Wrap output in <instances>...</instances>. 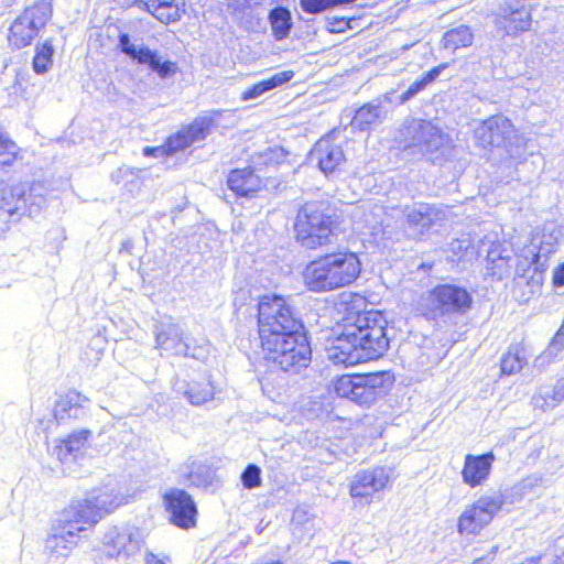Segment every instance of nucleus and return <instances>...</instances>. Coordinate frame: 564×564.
Masks as SVG:
<instances>
[{
    "mask_svg": "<svg viewBox=\"0 0 564 564\" xmlns=\"http://www.w3.org/2000/svg\"><path fill=\"white\" fill-rule=\"evenodd\" d=\"M191 145L192 144L189 143L186 133L183 131V129L178 131L176 134L170 137L165 142L169 155H173L178 151H183Z\"/></svg>",
    "mask_w": 564,
    "mask_h": 564,
    "instance_id": "45",
    "label": "nucleus"
},
{
    "mask_svg": "<svg viewBox=\"0 0 564 564\" xmlns=\"http://www.w3.org/2000/svg\"><path fill=\"white\" fill-rule=\"evenodd\" d=\"M119 47L122 53L139 64L147 65L152 72L156 73L160 78L165 79L172 77L177 72V65L171 61H163L162 56L148 46L135 45L131 42L129 34L119 35Z\"/></svg>",
    "mask_w": 564,
    "mask_h": 564,
    "instance_id": "18",
    "label": "nucleus"
},
{
    "mask_svg": "<svg viewBox=\"0 0 564 564\" xmlns=\"http://www.w3.org/2000/svg\"><path fill=\"white\" fill-rule=\"evenodd\" d=\"M19 147L8 137H0V166H11L19 156Z\"/></svg>",
    "mask_w": 564,
    "mask_h": 564,
    "instance_id": "43",
    "label": "nucleus"
},
{
    "mask_svg": "<svg viewBox=\"0 0 564 564\" xmlns=\"http://www.w3.org/2000/svg\"><path fill=\"white\" fill-rule=\"evenodd\" d=\"M512 253L506 254L500 258L498 261L492 262L489 265H486L487 274L496 278L497 280H501L503 276L508 275L511 268Z\"/></svg>",
    "mask_w": 564,
    "mask_h": 564,
    "instance_id": "44",
    "label": "nucleus"
},
{
    "mask_svg": "<svg viewBox=\"0 0 564 564\" xmlns=\"http://www.w3.org/2000/svg\"><path fill=\"white\" fill-rule=\"evenodd\" d=\"M536 405L543 409H553L564 400V378L556 381L550 391H541L534 399Z\"/></svg>",
    "mask_w": 564,
    "mask_h": 564,
    "instance_id": "39",
    "label": "nucleus"
},
{
    "mask_svg": "<svg viewBox=\"0 0 564 564\" xmlns=\"http://www.w3.org/2000/svg\"><path fill=\"white\" fill-rule=\"evenodd\" d=\"M264 164H279L284 159L282 148H269L260 154Z\"/></svg>",
    "mask_w": 564,
    "mask_h": 564,
    "instance_id": "49",
    "label": "nucleus"
},
{
    "mask_svg": "<svg viewBox=\"0 0 564 564\" xmlns=\"http://www.w3.org/2000/svg\"><path fill=\"white\" fill-rule=\"evenodd\" d=\"M122 173V169H119L115 174H112V178L118 183V175Z\"/></svg>",
    "mask_w": 564,
    "mask_h": 564,
    "instance_id": "56",
    "label": "nucleus"
},
{
    "mask_svg": "<svg viewBox=\"0 0 564 564\" xmlns=\"http://www.w3.org/2000/svg\"><path fill=\"white\" fill-rule=\"evenodd\" d=\"M89 398L76 390H69L56 401L54 417L59 424L70 420H83L89 412Z\"/></svg>",
    "mask_w": 564,
    "mask_h": 564,
    "instance_id": "21",
    "label": "nucleus"
},
{
    "mask_svg": "<svg viewBox=\"0 0 564 564\" xmlns=\"http://www.w3.org/2000/svg\"><path fill=\"white\" fill-rule=\"evenodd\" d=\"M119 47L122 53L139 64L147 65L152 72L156 73L160 78L165 79L172 77L177 72V65L171 61H163L162 56L148 46L135 45L131 42L129 34L119 35Z\"/></svg>",
    "mask_w": 564,
    "mask_h": 564,
    "instance_id": "17",
    "label": "nucleus"
},
{
    "mask_svg": "<svg viewBox=\"0 0 564 564\" xmlns=\"http://www.w3.org/2000/svg\"><path fill=\"white\" fill-rule=\"evenodd\" d=\"M497 550V546H492L491 550L488 551L486 555L476 557L471 564H489L495 558Z\"/></svg>",
    "mask_w": 564,
    "mask_h": 564,
    "instance_id": "53",
    "label": "nucleus"
},
{
    "mask_svg": "<svg viewBox=\"0 0 564 564\" xmlns=\"http://www.w3.org/2000/svg\"><path fill=\"white\" fill-rule=\"evenodd\" d=\"M105 552L110 557H122L126 561L141 553L144 546L142 532L134 527L110 528L102 538Z\"/></svg>",
    "mask_w": 564,
    "mask_h": 564,
    "instance_id": "16",
    "label": "nucleus"
},
{
    "mask_svg": "<svg viewBox=\"0 0 564 564\" xmlns=\"http://www.w3.org/2000/svg\"><path fill=\"white\" fill-rule=\"evenodd\" d=\"M521 265H522V261L519 260L518 263H517V274H518L519 278H524V273L520 274Z\"/></svg>",
    "mask_w": 564,
    "mask_h": 564,
    "instance_id": "55",
    "label": "nucleus"
},
{
    "mask_svg": "<svg viewBox=\"0 0 564 564\" xmlns=\"http://www.w3.org/2000/svg\"><path fill=\"white\" fill-rule=\"evenodd\" d=\"M269 20L273 35L278 41L284 40L289 36L292 28V20L291 13L288 9L280 7L271 10Z\"/></svg>",
    "mask_w": 564,
    "mask_h": 564,
    "instance_id": "35",
    "label": "nucleus"
},
{
    "mask_svg": "<svg viewBox=\"0 0 564 564\" xmlns=\"http://www.w3.org/2000/svg\"><path fill=\"white\" fill-rule=\"evenodd\" d=\"M54 53L53 45L45 42L41 47L36 48V54L33 58V69L37 74L47 72L52 64V55Z\"/></svg>",
    "mask_w": 564,
    "mask_h": 564,
    "instance_id": "42",
    "label": "nucleus"
},
{
    "mask_svg": "<svg viewBox=\"0 0 564 564\" xmlns=\"http://www.w3.org/2000/svg\"><path fill=\"white\" fill-rule=\"evenodd\" d=\"M388 116V109L380 102H368L361 106L351 120V127L367 131L372 126L381 123Z\"/></svg>",
    "mask_w": 564,
    "mask_h": 564,
    "instance_id": "27",
    "label": "nucleus"
},
{
    "mask_svg": "<svg viewBox=\"0 0 564 564\" xmlns=\"http://www.w3.org/2000/svg\"><path fill=\"white\" fill-rule=\"evenodd\" d=\"M525 364L524 348L519 344L512 345L501 360V371L506 375L517 373Z\"/></svg>",
    "mask_w": 564,
    "mask_h": 564,
    "instance_id": "36",
    "label": "nucleus"
},
{
    "mask_svg": "<svg viewBox=\"0 0 564 564\" xmlns=\"http://www.w3.org/2000/svg\"><path fill=\"white\" fill-rule=\"evenodd\" d=\"M390 481V475L383 467L357 473L349 487L354 499H369L376 492L383 490Z\"/></svg>",
    "mask_w": 564,
    "mask_h": 564,
    "instance_id": "20",
    "label": "nucleus"
},
{
    "mask_svg": "<svg viewBox=\"0 0 564 564\" xmlns=\"http://www.w3.org/2000/svg\"><path fill=\"white\" fill-rule=\"evenodd\" d=\"M50 17L51 9L44 3L25 9L10 28V44L17 48L30 45Z\"/></svg>",
    "mask_w": 564,
    "mask_h": 564,
    "instance_id": "14",
    "label": "nucleus"
},
{
    "mask_svg": "<svg viewBox=\"0 0 564 564\" xmlns=\"http://www.w3.org/2000/svg\"><path fill=\"white\" fill-rule=\"evenodd\" d=\"M531 26V15L527 10H514L503 18V28L508 35L528 31Z\"/></svg>",
    "mask_w": 564,
    "mask_h": 564,
    "instance_id": "38",
    "label": "nucleus"
},
{
    "mask_svg": "<svg viewBox=\"0 0 564 564\" xmlns=\"http://www.w3.org/2000/svg\"><path fill=\"white\" fill-rule=\"evenodd\" d=\"M506 500L502 494L494 492L479 497L458 518L457 530L462 535H477L500 512Z\"/></svg>",
    "mask_w": 564,
    "mask_h": 564,
    "instance_id": "9",
    "label": "nucleus"
},
{
    "mask_svg": "<svg viewBox=\"0 0 564 564\" xmlns=\"http://www.w3.org/2000/svg\"><path fill=\"white\" fill-rule=\"evenodd\" d=\"M333 564H350L348 562H343V561H339V562H336V563H333Z\"/></svg>",
    "mask_w": 564,
    "mask_h": 564,
    "instance_id": "58",
    "label": "nucleus"
},
{
    "mask_svg": "<svg viewBox=\"0 0 564 564\" xmlns=\"http://www.w3.org/2000/svg\"><path fill=\"white\" fill-rule=\"evenodd\" d=\"M392 383L389 372L343 375L333 386L340 398H346L361 406H370L381 398Z\"/></svg>",
    "mask_w": 564,
    "mask_h": 564,
    "instance_id": "6",
    "label": "nucleus"
},
{
    "mask_svg": "<svg viewBox=\"0 0 564 564\" xmlns=\"http://www.w3.org/2000/svg\"><path fill=\"white\" fill-rule=\"evenodd\" d=\"M213 119L209 117L196 118L191 124L183 129L191 144L205 140L210 132Z\"/></svg>",
    "mask_w": 564,
    "mask_h": 564,
    "instance_id": "40",
    "label": "nucleus"
},
{
    "mask_svg": "<svg viewBox=\"0 0 564 564\" xmlns=\"http://www.w3.org/2000/svg\"><path fill=\"white\" fill-rule=\"evenodd\" d=\"M311 161L316 162L323 173L330 174L345 162V154L341 147L334 144L329 138H322L311 152Z\"/></svg>",
    "mask_w": 564,
    "mask_h": 564,
    "instance_id": "23",
    "label": "nucleus"
},
{
    "mask_svg": "<svg viewBox=\"0 0 564 564\" xmlns=\"http://www.w3.org/2000/svg\"><path fill=\"white\" fill-rule=\"evenodd\" d=\"M176 390L193 405H202L214 398V388L207 379L183 383Z\"/></svg>",
    "mask_w": 564,
    "mask_h": 564,
    "instance_id": "31",
    "label": "nucleus"
},
{
    "mask_svg": "<svg viewBox=\"0 0 564 564\" xmlns=\"http://www.w3.org/2000/svg\"><path fill=\"white\" fill-rule=\"evenodd\" d=\"M261 346L265 360L284 372L300 373L312 360L306 330L269 338L261 341Z\"/></svg>",
    "mask_w": 564,
    "mask_h": 564,
    "instance_id": "4",
    "label": "nucleus"
},
{
    "mask_svg": "<svg viewBox=\"0 0 564 564\" xmlns=\"http://www.w3.org/2000/svg\"><path fill=\"white\" fill-rule=\"evenodd\" d=\"M291 306L286 303L285 299L279 295H264L260 299L258 304V326L272 329L278 316L284 314V311Z\"/></svg>",
    "mask_w": 564,
    "mask_h": 564,
    "instance_id": "26",
    "label": "nucleus"
},
{
    "mask_svg": "<svg viewBox=\"0 0 564 564\" xmlns=\"http://www.w3.org/2000/svg\"><path fill=\"white\" fill-rule=\"evenodd\" d=\"M337 218L328 202H306L300 207L295 217L296 241L303 248L312 250L333 243L337 236Z\"/></svg>",
    "mask_w": 564,
    "mask_h": 564,
    "instance_id": "3",
    "label": "nucleus"
},
{
    "mask_svg": "<svg viewBox=\"0 0 564 564\" xmlns=\"http://www.w3.org/2000/svg\"><path fill=\"white\" fill-rule=\"evenodd\" d=\"M155 348L169 356L203 359L207 350L203 346L192 347L178 323H161L155 330Z\"/></svg>",
    "mask_w": 564,
    "mask_h": 564,
    "instance_id": "12",
    "label": "nucleus"
},
{
    "mask_svg": "<svg viewBox=\"0 0 564 564\" xmlns=\"http://www.w3.org/2000/svg\"><path fill=\"white\" fill-rule=\"evenodd\" d=\"M144 156H154V158H163L167 154V150L165 144L162 147H145L143 149Z\"/></svg>",
    "mask_w": 564,
    "mask_h": 564,
    "instance_id": "50",
    "label": "nucleus"
},
{
    "mask_svg": "<svg viewBox=\"0 0 564 564\" xmlns=\"http://www.w3.org/2000/svg\"><path fill=\"white\" fill-rule=\"evenodd\" d=\"M475 138L484 148H503L509 153L522 147L524 142L512 122L503 116H492L484 120L476 128Z\"/></svg>",
    "mask_w": 564,
    "mask_h": 564,
    "instance_id": "11",
    "label": "nucleus"
},
{
    "mask_svg": "<svg viewBox=\"0 0 564 564\" xmlns=\"http://www.w3.org/2000/svg\"><path fill=\"white\" fill-rule=\"evenodd\" d=\"M142 562L143 564H171V557L163 552H153L151 550H145L142 553Z\"/></svg>",
    "mask_w": 564,
    "mask_h": 564,
    "instance_id": "48",
    "label": "nucleus"
},
{
    "mask_svg": "<svg viewBox=\"0 0 564 564\" xmlns=\"http://www.w3.org/2000/svg\"><path fill=\"white\" fill-rule=\"evenodd\" d=\"M403 215L409 228L419 229L423 235L436 223L443 219V213L426 203H413L403 208Z\"/></svg>",
    "mask_w": 564,
    "mask_h": 564,
    "instance_id": "24",
    "label": "nucleus"
},
{
    "mask_svg": "<svg viewBox=\"0 0 564 564\" xmlns=\"http://www.w3.org/2000/svg\"><path fill=\"white\" fill-rule=\"evenodd\" d=\"M84 531H86V525L79 521V518L68 517V508L64 510L45 541V553L48 561L53 564L65 561L77 545L79 533Z\"/></svg>",
    "mask_w": 564,
    "mask_h": 564,
    "instance_id": "8",
    "label": "nucleus"
},
{
    "mask_svg": "<svg viewBox=\"0 0 564 564\" xmlns=\"http://www.w3.org/2000/svg\"><path fill=\"white\" fill-rule=\"evenodd\" d=\"M90 436L89 430L75 432L57 445L54 453L62 463L74 460L82 454Z\"/></svg>",
    "mask_w": 564,
    "mask_h": 564,
    "instance_id": "29",
    "label": "nucleus"
},
{
    "mask_svg": "<svg viewBox=\"0 0 564 564\" xmlns=\"http://www.w3.org/2000/svg\"><path fill=\"white\" fill-rule=\"evenodd\" d=\"M228 187L240 197H253L261 189L262 182L251 169H237L230 172Z\"/></svg>",
    "mask_w": 564,
    "mask_h": 564,
    "instance_id": "25",
    "label": "nucleus"
},
{
    "mask_svg": "<svg viewBox=\"0 0 564 564\" xmlns=\"http://www.w3.org/2000/svg\"><path fill=\"white\" fill-rule=\"evenodd\" d=\"M241 481L248 489L259 487L261 485V469L254 464L248 465L241 474Z\"/></svg>",
    "mask_w": 564,
    "mask_h": 564,
    "instance_id": "46",
    "label": "nucleus"
},
{
    "mask_svg": "<svg viewBox=\"0 0 564 564\" xmlns=\"http://www.w3.org/2000/svg\"><path fill=\"white\" fill-rule=\"evenodd\" d=\"M162 23H171L181 19V9L177 0H139Z\"/></svg>",
    "mask_w": 564,
    "mask_h": 564,
    "instance_id": "30",
    "label": "nucleus"
},
{
    "mask_svg": "<svg viewBox=\"0 0 564 564\" xmlns=\"http://www.w3.org/2000/svg\"><path fill=\"white\" fill-rule=\"evenodd\" d=\"M41 184L8 186L0 182V236L25 215L36 216L45 205Z\"/></svg>",
    "mask_w": 564,
    "mask_h": 564,
    "instance_id": "5",
    "label": "nucleus"
},
{
    "mask_svg": "<svg viewBox=\"0 0 564 564\" xmlns=\"http://www.w3.org/2000/svg\"><path fill=\"white\" fill-rule=\"evenodd\" d=\"M553 564H564V557H556Z\"/></svg>",
    "mask_w": 564,
    "mask_h": 564,
    "instance_id": "57",
    "label": "nucleus"
},
{
    "mask_svg": "<svg viewBox=\"0 0 564 564\" xmlns=\"http://www.w3.org/2000/svg\"><path fill=\"white\" fill-rule=\"evenodd\" d=\"M521 564H540V557H531V558H527L523 563Z\"/></svg>",
    "mask_w": 564,
    "mask_h": 564,
    "instance_id": "54",
    "label": "nucleus"
},
{
    "mask_svg": "<svg viewBox=\"0 0 564 564\" xmlns=\"http://www.w3.org/2000/svg\"><path fill=\"white\" fill-rule=\"evenodd\" d=\"M166 509L171 512L172 522L189 529L196 524L197 508L192 497L182 489H171L164 495Z\"/></svg>",
    "mask_w": 564,
    "mask_h": 564,
    "instance_id": "19",
    "label": "nucleus"
},
{
    "mask_svg": "<svg viewBox=\"0 0 564 564\" xmlns=\"http://www.w3.org/2000/svg\"><path fill=\"white\" fill-rule=\"evenodd\" d=\"M427 301L434 318L446 314H464L473 303L471 295L467 290L449 284L436 286Z\"/></svg>",
    "mask_w": 564,
    "mask_h": 564,
    "instance_id": "15",
    "label": "nucleus"
},
{
    "mask_svg": "<svg viewBox=\"0 0 564 564\" xmlns=\"http://www.w3.org/2000/svg\"><path fill=\"white\" fill-rule=\"evenodd\" d=\"M447 67V64H441L436 67H433L431 70H429L426 74L423 75V77L419 80H415L401 96H400V104H404L412 98H414L420 91L425 89V87L434 82L441 73Z\"/></svg>",
    "mask_w": 564,
    "mask_h": 564,
    "instance_id": "37",
    "label": "nucleus"
},
{
    "mask_svg": "<svg viewBox=\"0 0 564 564\" xmlns=\"http://www.w3.org/2000/svg\"><path fill=\"white\" fill-rule=\"evenodd\" d=\"M360 272L361 263L355 253L337 252L310 262L303 278L310 291L327 292L350 285Z\"/></svg>",
    "mask_w": 564,
    "mask_h": 564,
    "instance_id": "2",
    "label": "nucleus"
},
{
    "mask_svg": "<svg viewBox=\"0 0 564 564\" xmlns=\"http://www.w3.org/2000/svg\"><path fill=\"white\" fill-rule=\"evenodd\" d=\"M495 460L492 452L482 455L467 454L462 470L463 481L471 488L482 485L488 479Z\"/></svg>",
    "mask_w": 564,
    "mask_h": 564,
    "instance_id": "22",
    "label": "nucleus"
},
{
    "mask_svg": "<svg viewBox=\"0 0 564 564\" xmlns=\"http://www.w3.org/2000/svg\"><path fill=\"white\" fill-rule=\"evenodd\" d=\"M553 284L556 288L564 286V263L558 265L553 272Z\"/></svg>",
    "mask_w": 564,
    "mask_h": 564,
    "instance_id": "52",
    "label": "nucleus"
},
{
    "mask_svg": "<svg viewBox=\"0 0 564 564\" xmlns=\"http://www.w3.org/2000/svg\"><path fill=\"white\" fill-rule=\"evenodd\" d=\"M398 143L413 154H432L445 143L446 137L432 122L421 119H406L398 131Z\"/></svg>",
    "mask_w": 564,
    "mask_h": 564,
    "instance_id": "7",
    "label": "nucleus"
},
{
    "mask_svg": "<svg viewBox=\"0 0 564 564\" xmlns=\"http://www.w3.org/2000/svg\"><path fill=\"white\" fill-rule=\"evenodd\" d=\"M474 34L469 26L459 25L447 31L442 39V45L446 50L455 52L460 47H467L473 44Z\"/></svg>",
    "mask_w": 564,
    "mask_h": 564,
    "instance_id": "34",
    "label": "nucleus"
},
{
    "mask_svg": "<svg viewBox=\"0 0 564 564\" xmlns=\"http://www.w3.org/2000/svg\"><path fill=\"white\" fill-rule=\"evenodd\" d=\"M122 503V498L113 490L105 489L99 494H91L84 500L73 502L68 507V517H78L85 525H94L105 513H109Z\"/></svg>",
    "mask_w": 564,
    "mask_h": 564,
    "instance_id": "13",
    "label": "nucleus"
},
{
    "mask_svg": "<svg viewBox=\"0 0 564 564\" xmlns=\"http://www.w3.org/2000/svg\"><path fill=\"white\" fill-rule=\"evenodd\" d=\"M293 76H294V73L292 70H284V72L276 73L273 76H271L270 78L263 79V80L252 85L251 87L247 88L241 94V100L248 101L251 99H257L260 96H262L263 94L290 82L293 78Z\"/></svg>",
    "mask_w": 564,
    "mask_h": 564,
    "instance_id": "32",
    "label": "nucleus"
},
{
    "mask_svg": "<svg viewBox=\"0 0 564 564\" xmlns=\"http://www.w3.org/2000/svg\"><path fill=\"white\" fill-rule=\"evenodd\" d=\"M329 24L330 32H344L347 28H349V21L345 18L335 19V21Z\"/></svg>",
    "mask_w": 564,
    "mask_h": 564,
    "instance_id": "51",
    "label": "nucleus"
},
{
    "mask_svg": "<svg viewBox=\"0 0 564 564\" xmlns=\"http://www.w3.org/2000/svg\"><path fill=\"white\" fill-rule=\"evenodd\" d=\"M479 251L473 246L469 237L454 239L448 243L447 260L453 263L468 262L477 260Z\"/></svg>",
    "mask_w": 564,
    "mask_h": 564,
    "instance_id": "33",
    "label": "nucleus"
},
{
    "mask_svg": "<svg viewBox=\"0 0 564 564\" xmlns=\"http://www.w3.org/2000/svg\"><path fill=\"white\" fill-rule=\"evenodd\" d=\"M563 238L564 227L554 223L545 224L541 232L538 231L532 236L524 261L528 262L529 256L532 258L531 262L528 263L527 271L533 270L534 275L531 279L536 284L541 283L547 257L555 251L557 243Z\"/></svg>",
    "mask_w": 564,
    "mask_h": 564,
    "instance_id": "10",
    "label": "nucleus"
},
{
    "mask_svg": "<svg viewBox=\"0 0 564 564\" xmlns=\"http://www.w3.org/2000/svg\"><path fill=\"white\" fill-rule=\"evenodd\" d=\"M272 329H265V327L259 328V336L261 341L267 340L269 338H275L282 336V334H292L295 332L306 330L302 319L293 312L290 307L284 311V314L278 316Z\"/></svg>",
    "mask_w": 564,
    "mask_h": 564,
    "instance_id": "28",
    "label": "nucleus"
},
{
    "mask_svg": "<svg viewBox=\"0 0 564 564\" xmlns=\"http://www.w3.org/2000/svg\"><path fill=\"white\" fill-rule=\"evenodd\" d=\"M356 0H300L304 12L311 14L321 13L327 9L355 2Z\"/></svg>",
    "mask_w": 564,
    "mask_h": 564,
    "instance_id": "41",
    "label": "nucleus"
},
{
    "mask_svg": "<svg viewBox=\"0 0 564 564\" xmlns=\"http://www.w3.org/2000/svg\"><path fill=\"white\" fill-rule=\"evenodd\" d=\"M387 319L379 311L360 312L346 319L341 334L327 349L334 365L355 366L381 357L389 347Z\"/></svg>",
    "mask_w": 564,
    "mask_h": 564,
    "instance_id": "1",
    "label": "nucleus"
},
{
    "mask_svg": "<svg viewBox=\"0 0 564 564\" xmlns=\"http://www.w3.org/2000/svg\"><path fill=\"white\" fill-rule=\"evenodd\" d=\"M509 253H512V251L509 248L505 247L500 242H492L489 249L487 250L486 265H489L492 262L498 261L500 258Z\"/></svg>",
    "mask_w": 564,
    "mask_h": 564,
    "instance_id": "47",
    "label": "nucleus"
}]
</instances>
